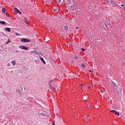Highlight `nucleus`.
Listing matches in <instances>:
<instances>
[{"instance_id":"nucleus-10","label":"nucleus","mask_w":125,"mask_h":125,"mask_svg":"<svg viewBox=\"0 0 125 125\" xmlns=\"http://www.w3.org/2000/svg\"><path fill=\"white\" fill-rule=\"evenodd\" d=\"M5 30L7 31V32H10V31H11L10 30V28L7 27L5 28Z\"/></svg>"},{"instance_id":"nucleus-27","label":"nucleus","mask_w":125,"mask_h":125,"mask_svg":"<svg viewBox=\"0 0 125 125\" xmlns=\"http://www.w3.org/2000/svg\"><path fill=\"white\" fill-rule=\"evenodd\" d=\"M76 29H79V27H76Z\"/></svg>"},{"instance_id":"nucleus-32","label":"nucleus","mask_w":125,"mask_h":125,"mask_svg":"<svg viewBox=\"0 0 125 125\" xmlns=\"http://www.w3.org/2000/svg\"><path fill=\"white\" fill-rule=\"evenodd\" d=\"M124 9H125V7H124Z\"/></svg>"},{"instance_id":"nucleus-14","label":"nucleus","mask_w":125,"mask_h":125,"mask_svg":"<svg viewBox=\"0 0 125 125\" xmlns=\"http://www.w3.org/2000/svg\"><path fill=\"white\" fill-rule=\"evenodd\" d=\"M81 66L83 68H84L85 67V64H84V63H82Z\"/></svg>"},{"instance_id":"nucleus-21","label":"nucleus","mask_w":125,"mask_h":125,"mask_svg":"<svg viewBox=\"0 0 125 125\" xmlns=\"http://www.w3.org/2000/svg\"><path fill=\"white\" fill-rule=\"evenodd\" d=\"M125 4H121V6H123V7H125Z\"/></svg>"},{"instance_id":"nucleus-9","label":"nucleus","mask_w":125,"mask_h":125,"mask_svg":"<svg viewBox=\"0 0 125 125\" xmlns=\"http://www.w3.org/2000/svg\"><path fill=\"white\" fill-rule=\"evenodd\" d=\"M11 63L12 65H13V66H15V65L16 64V62L15 61H12Z\"/></svg>"},{"instance_id":"nucleus-6","label":"nucleus","mask_w":125,"mask_h":125,"mask_svg":"<svg viewBox=\"0 0 125 125\" xmlns=\"http://www.w3.org/2000/svg\"><path fill=\"white\" fill-rule=\"evenodd\" d=\"M88 118H87V116H84L83 117V120H84V121H86V122H87V121H88Z\"/></svg>"},{"instance_id":"nucleus-11","label":"nucleus","mask_w":125,"mask_h":125,"mask_svg":"<svg viewBox=\"0 0 125 125\" xmlns=\"http://www.w3.org/2000/svg\"><path fill=\"white\" fill-rule=\"evenodd\" d=\"M24 21L25 23H26V24H29L28 23V21L27 20V18H24Z\"/></svg>"},{"instance_id":"nucleus-23","label":"nucleus","mask_w":125,"mask_h":125,"mask_svg":"<svg viewBox=\"0 0 125 125\" xmlns=\"http://www.w3.org/2000/svg\"><path fill=\"white\" fill-rule=\"evenodd\" d=\"M87 108H90V105H88Z\"/></svg>"},{"instance_id":"nucleus-16","label":"nucleus","mask_w":125,"mask_h":125,"mask_svg":"<svg viewBox=\"0 0 125 125\" xmlns=\"http://www.w3.org/2000/svg\"><path fill=\"white\" fill-rule=\"evenodd\" d=\"M64 30H65L66 31H67V30H68V26H65V27H64Z\"/></svg>"},{"instance_id":"nucleus-20","label":"nucleus","mask_w":125,"mask_h":125,"mask_svg":"<svg viewBox=\"0 0 125 125\" xmlns=\"http://www.w3.org/2000/svg\"><path fill=\"white\" fill-rule=\"evenodd\" d=\"M16 35L17 36H20V34H19V33H16Z\"/></svg>"},{"instance_id":"nucleus-28","label":"nucleus","mask_w":125,"mask_h":125,"mask_svg":"<svg viewBox=\"0 0 125 125\" xmlns=\"http://www.w3.org/2000/svg\"><path fill=\"white\" fill-rule=\"evenodd\" d=\"M31 52H32V53H33V52H35L34 51H31Z\"/></svg>"},{"instance_id":"nucleus-3","label":"nucleus","mask_w":125,"mask_h":125,"mask_svg":"<svg viewBox=\"0 0 125 125\" xmlns=\"http://www.w3.org/2000/svg\"><path fill=\"white\" fill-rule=\"evenodd\" d=\"M115 112V114H116V115H117V116H120V113L115 110H112L111 111H110V113H114Z\"/></svg>"},{"instance_id":"nucleus-17","label":"nucleus","mask_w":125,"mask_h":125,"mask_svg":"<svg viewBox=\"0 0 125 125\" xmlns=\"http://www.w3.org/2000/svg\"><path fill=\"white\" fill-rule=\"evenodd\" d=\"M53 10H54V11L55 12H56V11H57V8H55L53 9Z\"/></svg>"},{"instance_id":"nucleus-25","label":"nucleus","mask_w":125,"mask_h":125,"mask_svg":"<svg viewBox=\"0 0 125 125\" xmlns=\"http://www.w3.org/2000/svg\"><path fill=\"white\" fill-rule=\"evenodd\" d=\"M89 73H91V70H89Z\"/></svg>"},{"instance_id":"nucleus-5","label":"nucleus","mask_w":125,"mask_h":125,"mask_svg":"<svg viewBox=\"0 0 125 125\" xmlns=\"http://www.w3.org/2000/svg\"><path fill=\"white\" fill-rule=\"evenodd\" d=\"M14 10H15V11H16V12H17V13H19V14H21V13H22V12H21V11H20V10H18V9L17 8H14Z\"/></svg>"},{"instance_id":"nucleus-24","label":"nucleus","mask_w":125,"mask_h":125,"mask_svg":"<svg viewBox=\"0 0 125 125\" xmlns=\"http://www.w3.org/2000/svg\"><path fill=\"white\" fill-rule=\"evenodd\" d=\"M105 26L106 28H108V25H105Z\"/></svg>"},{"instance_id":"nucleus-12","label":"nucleus","mask_w":125,"mask_h":125,"mask_svg":"<svg viewBox=\"0 0 125 125\" xmlns=\"http://www.w3.org/2000/svg\"><path fill=\"white\" fill-rule=\"evenodd\" d=\"M113 85H114V86L117 87L118 86V84H117L116 83H115V82H114L113 81H112Z\"/></svg>"},{"instance_id":"nucleus-30","label":"nucleus","mask_w":125,"mask_h":125,"mask_svg":"<svg viewBox=\"0 0 125 125\" xmlns=\"http://www.w3.org/2000/svg\"><path fill=\"white\" fill-rule=\"evenodd\" d=\"M89 87V88H90V86H89V87Z\"/></svg>"},{"instance_id":"nucleus-29","label":"nucleus","mask_w":125,"mask_h":125,"mask_svg":"<svg viewBox=\"0 0 125 125\" xmlns=\"http://www.w3.org/2000/svg\"><path fill=\"white\" fill-rule=\"evenodd\" d=\"M81 86H83V84H81Z\"/></svg>"},{"instance_id":"nucleus-4","label":"nucleus","mask_w":125,"mask_h":125,"mask_svg":"<svg viewBox=\"0 0 125 125\" xmlns=\"http://www.w3.org/2000/svg\"><path fill=\"white\" fill-rule=\"evenodd\" d=\"M117 93L120 94V93H122V87H119L117 88Z\"/></svg>"},{"instance_id":"nucleus-22","label":"nucleus","mask_w":125,"mask_h":125,"mask_svg":"<svg viewBox=\"0 0 125 125\" xmlns=\"http://www.w3.org/2000/svg\"><path fill=\"white\" fill-rule=\"evenodd\" d=\"M74 58H75V60L78 59V57L75 56V57H74Z\"/></svg>"},{"instance_id":"nucleus-1","label":"nucleus","mask_w":125,"mask_h":125,"mask_svg":"<svg viewBox=\"0 0 125 125\" xmlns=\"http://www.w3.org/2000/svg\"><path fill=\"white\" fill-rule=\"evenodd\" d=\"M21 42H31V40L23 38L21 40Z\"/></svg>"},{"instance_id":"nucleus-18","label":"nucleus","mask_w":125,"mask_h":125,"mask_svg":"<svg viewBox=\"0 0 125 125\" xmlns=\"http://www.w3.org/2000/svg\"><path fill=\"white\" fill-rule=\"evenodd\" d=\"M81 50H82V51H85V49H84V48H82Z\"/></svg>"},{"instance_id":"nucleus-13","label":"nucleus","mask_w":125,"mask_h":125,"mask_svg":"<svg viewBox=\"0 0 125 125\" xmlns=\"http://www.w3.org/2000/svg\"><path fill=\"white\" fill-rule=\"evenodd\" d=\"M0 24H1L2 25H5V21H0Z\"/></svg>"},{"instance_id":"nucleus-31","label":"nucleus","mask_w":125,"mask_h":125,"mask_svg":"<svg viewBox=\"0 0 125 125\" xmlns=\"http://www.w3.org/2000/svg\"><path fill=\"white\" fill-rule=\"evenodd\" d=\"M72 1H73V2L74 3V0H72Z\"/></svg>"},{"instance_id":"nucleus-2","label":"nucleus","mask_w":125,"mask_h":125,"mask_svg":"<svg viewBox=\"0 0 125 125\" xmlns=\"http://www.w3.org/2000/svg\"><path fill=\"white\" fill-rule=\"evenodd\" d=\"M19 48H20V49H24V50H28V49H29L28 47H25L24 45L19 46Z\"/></svg>"},{"instance_id":"nucleus-8","label":"nucleus","mask_w":125,"mask_h":125,"mask_svg":"<svg viewBox=\"0 0 125 125\" xmlns=\"http://www.w3.org/2000/svg\"><path fill=\"white\" fill-rule=\"evenodd\" d=\"M107 1L108 2H111L112 4H115V2L114 1V0H107Z\"/></svg>"},{"instance_id":"nucleus-15","label":"nucleus","mask_w":125,"mask_h":125,"mask_svg":"<svg viewBox=\"0 0 125 125\" xmlns=\"http://www.w3.org/2000/svg\"><path fill=\"white\" fill-rule=\"evenodd\" d=\"M2 12H3V13H5V8L2 9Z\"/></svg>"},{"instance_id":"nucleus-7","label":"nucleus","mask_w":125,"mask_h":125,"mask_svg":"<svg viewBox=\"0 0 125 125\" xmlns=\"http://www.w3.org/2000/svg\"><path fill=\"white\" fill-rule=\"evenodd\" d=\"M40 60H41V61H42V62L44 63V64H45V61H44V60L43 59V58H42V57H40Z\"/></svg>"},{"instance_id":"nucleus-26","label":"nucleus","mask_w":125,"mask_h":125,"mask_svg":"<svg viewBox=\"0 0 125 125\" xmlns=\"http://www.w3.org/2000/svg\"><path fill=\"white\" fill-rule=\"evenodd\" d=\"M52 125H55V124L54 123H52Z\"/></svg>"},{"instance_id":"nucleus-19","label":"nucleus","mask_w":125,"mask_h":125,"mask_svg":"<svg viewBox=\"0 0 125 125\" xmlns=\"http://www.w3.org/2000/svg\"><path fill=\"white\" fill-rule=\"evenodd\" d=\"M11 42V41H10V40H8V42H7L6 43V44H7V43H9V42Z\"/></svg>"}]
</instances>
